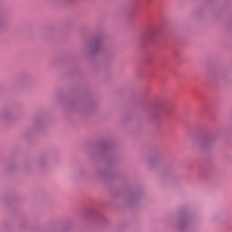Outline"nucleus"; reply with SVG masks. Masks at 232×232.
<instances>
[{
	"instance_id": "nucleus-1",
	"label": "nucleus",
	"mask_w": 232,
	"mask_h": 232,
	"mask_svg": "<svg viewBox=\"0 0 232 232\" xmlns=\"http://www.w3.org/2000/svg\"><path fill=\"white\" fill-rule=\"evenodd\" d=\"M215 138L211 136H202L194 140L195 144H213Z\"/></svg>"
}]
</instances>
